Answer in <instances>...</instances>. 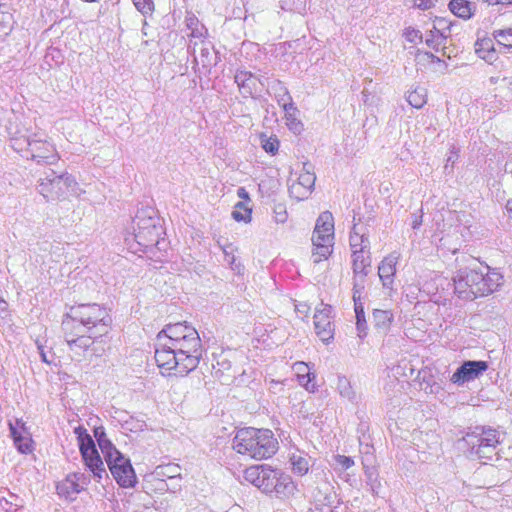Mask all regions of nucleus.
<instances>
[{"label":"nucleus","mask_w":512,"mask_h":512,"mask_svg":"<svg viewBox=\"0 0 512 512\" xmlns=\"http://www.w3.org/2000/svg\"><path fill=\"white\" fill-rule=\"evenodd\" d=\"M203 351L197 330L178 322L166 325L158 333L155 360L163 373L184 376L198 367Z\"/></svg>","instance_id":"f257e3e1"},{"label":"nucleus","mask_w":512,"mask_h":512,"mask_svg":"<svg viewBox=\"0 0 512 512\" xmlns=\"http://www.w3.org/2000/svg\"><path fill=\"white\" fill-rule=\"evenodd\" d=\"M486 272L471 267L459 269L453 277L454 292L464 300L489 295L501 285L503 276L496 270L486 266Z\"/></svg>","instance_id":"f03ea898"},{"label":"nucleus","mask_w":512,"mask_h":512,"mask_svg":"<svg viewBox=\"0 0 512 512\" xmlns=\"http://www.w3.org/2000/svg\"><path fill=\"white\" fill-rule=\"evenodd\" d=\"M128 243H136L139 250L147 251L153 248L161 249L160 245L165 243L161 238L164 234L161 219L157 211L151 207L141 208L137 211L129 228Z\"/></svg>","instance_id":"7ed1b4c3"},{"label":"nucleus","mask_w":512,"mask_h":512,"mask_svg":"<svg viewBox=\"0 0 512 512\" xmlns=\"http://www.w3.org/2000/svg\"><path fill=\"white\" fill-rule=\"evenodd\" d=\"M232 447L239 454L261 460L276 453L278 441L271 430L248 427L237 431Z\"/></svg>","instance_id":"20e7f679"},{"label":"nucleus","mask_w":512,"mask_h":512,"mask_svg":"<svg viewBox=\"0 0 512 512\" xmlns=\"http://www.w3.org/2000/svg\"><path fill=\"white\" fill-rule=\"evenodd\" d=\"M64 319L72 320L76 327L99 337L106 335L112 324V318L108 310L97 303L72 306Z\"/></svg>","instance_id":"39448f33"},{"label":"nucleus","mask_w":512,"mask_h":512,"mask_svg":"<svg viewBox=\"0 0 512 512\" xmlns=\"http://www.w3.org/2000/svg\"><path fill=\"white\" fill-rule=\"evenodd\" d=\"M463 441L468 448V455L472 459H478L484 464L494 459L498 460V447L502 443L498 430L476 426L465 434Z\"/></svg>","instance_id":"423d86ee"},{"label":"nucleus","mask_w":512,"mask_h":512,"mask_svg":"<svg viewBox=\"0 0 512 512\" xmlns=\"http://www.w3.org/2000/svg\"><path fill=\"white\" fill-rule=\"evenodd\" d=\"M37 189L47 200H58L67 195L79 196L82 193L73 176L68 173L57 175L53 170L39 179Z\"/></svg>","instance_id":"0eeeda50"},{"label":"nucleus","mask_w":512,"mask_h":512,"mask_svg":"<svg viewBox=\"0 0 512 512\" xmlns=\"http://www.w3.org/2000/svg\"><path fill=\"white\" fill-rule=\"evenodd\" d=\"M314 246L312 259L314 263L326 260L333 252L334 245V219L332 213H321L316 221L312 235Z\"/></svg>","instance_id":"6e6552de"},{"label":"nucleus","mask_w":512,"mask_h":512,"mask_svg":"<svg viewBox=\"0 0 512 512\" xmlns=\"http://www.w3.org/2000/svg\"><path fill=\"white\" fill-rule=\"evenodd\" d=\"M79 440V448L85 465L93 473L95 477L102 478L106 474L103 461L96 450L92 437L87 433L86 429L79 426L74 430Z\"/></svg>","instance_id":"1a4fd4ad"},{"label":"nucleus","mask_w":512,"mask_h":512,"mask_svg":"<svg viewBox=\"0 0 512 512\" xmlns=\"http://www.w3.org/2000/svg\"><path fill=\"white\" fill-rule=\"evenodd\" d=\"M105 461L114 479L121 487H133L136 475L130 460L118 450L106 455Z\"/></svg>","instance_id":"9d476101"},{"label":"nucleus","mask_w":512,"mask_h":512,"mask_svg":"<svg viewBox=\"0 0 512 512\" xmlns=\"http://www.w3.org/2000/svg\"><path fill=\"white\" fill-rule=\"evenodd\" d=\"M61 327L69 350L79 356L93 344V339L99 337L87 333L80 327H76L75 323L70 319H63Z\"/></svg>","instance_id":"9b49d317"},{"label":"nucleus","mask_w":512,"mask_h":512,"mask_svg":"<svg viewBox=\"0 0 512 512\" xmlns=\"http://www.w3.org/2000/svg\"><path fill=\"white\" fill-rule=\"evenodd\" d=\"M352 268L353 290H356V293H363L365 289L366 277L369 274L371 268L370 251H354L352 253Z\"/></svg>","instance_id":"f8f14e48"},{"label":"nucleus","mask_w":512,"mask_h":512,"mask_svg":"<svg viewBox=\"0 0 512 512\" xmlns=\"http://www.w3.org/2000/svg\"><path fill=\"white\" fill-rule=\"evenodd\" d=\"M332 307L320 304L314 313V326L317 336L324 343H329L334 337V325L331 321Z\"/></svg>","instance_id":"ddd939ff"},{"label":"nucleus","mask_w":512,"mask_h":512,"mask_svg":"<svg viewBox=\"0 0 512 512\" xmlns=\"http://www.w3.org/2000/svg\"><path fill=\"white\" fill-rule=\"evenodd\" d=\"M25 141L27 142V152L30 153L31 159L38 164L51 165L59 160L56 149L51 143L35 138Z\"/></svg>","instance_id":"4468645a"},{"label":"nucleus","mask_w":512,"mask_h":512,"mask_svg":"<svg viewBox=\"0 0 512 512\" xmlns=\"http://www.w3.org/2000/svg\"><path fill=\"white\" fill-rule=\"evenodd\" d=\"M488 369V363L482 360H467L453 373L450 381L463 385L479 378Z\"/></svg>","instance_id":"2eb2a0df"},{"label":"nucleus","mask_w":512,"mask_h":512,"mask_svg":"<svg viewBox=\"0 0 512 512\" xmlns=\"http://www.w3.org/2000/svg\"><path fill=\"white\" fill-rule=\"evenodd\" d=\"M189 49H192L197 64H201L207 70H210L211 67L218 63V55L209 41H194L192 45H189Z\"/></svg>","instance_id":"dca6fc26"},{"label":"nucleus","mask_w":512,"mask_h":512,"mask_svg":"<svg viewBox=\"0 0 512 512\" xmlns=\"http://www.w3.org/2000/svg\"><path fill=\"white\" fill-rule=\"evenodd\" d=\"M88 483L89 479L83 473H72L57 485V491L59 495L73 500V496L84 490Z\"/></svg>","instance_id":"f3484780"},{"label":"nucleus","mask_w":512,"mask_h":512,"mask_svg":"<svg viewBox=\"0 0 512 512\" xmlns=\"http://www.w3.org/2000/svg\"><path fill=\"white\" fill-rule=\"evenodd\" d=\"M450 34V27L445 20H438L437 25L426 34L425 43L435 51H442L446 55V40Z\"/></svg>","instance_id":"a211bd4d"},{"label":"nucleus","mask_w":512,"mask_h":512,"mask_svg":"<svg viewBox=\"0 0 512 512\" xmlns=\"http://www.w3.org/2000/svg\"><path fill=\"white\" fill-rule=\"evenodd\" d=\"M400 259V254L396 251L386 256L378 267V275L384 288L392 289L396 265Z\"/></svg>","instance_id":"6ab92c4d"},{"label":"nucleus","mask_w":512,"mask_h":512,"mask_svg":"<svg viewBox=\"0 0 512 512\" xmlns=\"http://www.w3.org/2000/svg\"><path fill=\"white\" fill-rule=\"evenodd\" d=\"M368 226L364 223H354L352 230L350 232V246L352 252L361 251L367 252L370 251V241L368 238Z\"/></svg>","instance_id":"aec40b11"},{"label":"nucleus","mask_w":512,"mask_h":512,"mask_svg":"<svg viewBox=\"0 0 512 512\" xmlns=\"http://www.w3.org/2000/svg\"><path fill=\"white\" fill-rule=\"evenodd\" d=\"M373 326L381 334L386 335L394 321V314L391 310L374 309L372 312Z\"/></svg>","instance_id":"412c9836"},{"label":"nucleus","mask_w":512,"mask_h":512,"mask_svg":"<svg viewBox=\"0 0 512 512\" xmlns=\"http://www.w3.org/2000/svg\"><path fill=\"white\" fill-rule=\"evenodd\" d=\"M234 79L240 93L244 97H248L253 94V91L256 87V79L251 72L238 70L234 76Z\"/></svg>","instance_id":"4be33fe9"},{"label":"nucleus","mask_w":512,"mask_h":512,"mask_svg":"<svg viewBox=\"0 0 512 512\" xmlns=\"http://www.w3.org/2000/svg\"><path fill=\"white\" fill-rule=\"evenodd\" d=\"M361 295L362 293H356V290H353L354 310L356 315V328L358 330L359 337L363 338L367 334V323L365 319L364 306L361 301Z\"/></svg>","instance_id":"5701e85b"},{"label":"nucleus","mask_w":512,"mask_h":512,"mask_svg":"<svg viewBox=\"0 0 512 512\" xmlns=\"http://www.w3.org/2000/svg\"><path fill=\"white\" fill-rule=\"evenodd\" d=\"M419 388L426 394H437L442 390L441 385L435 380L429 370H421L418 373Z\"/></svg>","instance_id":"b1692460"},{"label":"nucleus","mask_w":512,"mask_h":512,"mask_svg":"<svg viewBox=\"0 0 512 512\" xmlns=\"http://www.w3.org/2000/svg\"><path fill=\"white\" fill-rule=\"evenodd\" d=\"M449 9L455 16L467 20L473 16L475 5L466 0H451Z\"/></svg>","instance_id":"393cba45"},{"label":"nucleus","mask_w":512,"mask_h":512,"mask_svg":"<svg viewBox=\"0 0 512 512\" xmlns=\"http://www.w3.org/2000/svg\"><path fill=\"white\" fill-rule=\"evenodd\" d=\"M9 430L19 452L29 453L32 451V439L28 436V433L17 431V427L11 421L9 422Z\"/></svg>","instance_id":"a878e982"},{"label":"nucleus","mask_w":512,"mask_h":512,"mask_svg":"<svg viewBox=\"0 0 512 512\" xmlns=\"http://www.w3.org/2000/svg\"><path fill=\"white\" fill-rule=\"evenodd\" d=\"M283 110L285 112L286 125L288 126L289 130L295 134H300L303 130V124L297 118L298 109L295 104L286 103Z\"/></svg>","instance_id":"bb28decb"},{"label":"nucleus","mask_w":512,"mask_h":512,"mask_svg":"<svg viewBox=\"0 0 512 512\" xmlns=\"http://www.w3.org/2000/svg\"><path fill=\"white\" fill-rule=\"evenodd\" d=\"M186 26L191 31L190 37L196 39L195 41L201 42L205 40L207 35L206 27L201 24L198 18L193 14H188L185 18Z\"/></svg>","instance_id":"cd10ccee"},{"label":"nucleus","mask_w":512,"mask_h":512,"mask_svg":"<svg viewBox=\"0 0 512 512\" xmlns=\"http://www.w3.org/2000/svg\"><path fill=\"white\" fill-rule=\"evenodd\" d=\"M279 473V470L272 469L270 466L265 465L259 489L265 493H272L273 489L277 487V477Z\"/></svg>","instance_id":"c85d7f7f"},{"label":"nucleus","mask_w":512,"mask_h":512,"mask_svg":"<svg viewBox=\"0 0 512 512\" xmlns=\"http://www.w3.org/2000/svg\"><path fill=\"white\" fill-rule=\"evenodd\" d=\"M277 487L273 489V492L280 497H289L296 491V485L292 481L289 475L279 473L277 477Z\"/></svg>","instance_id":"c756f323"},{"label":"nucleus","mask_w":512,"mask_h":512,"mask_svg":"<svg viewBox=\"0 0 512 512\" xmlns=\"http://www.w3.org/2000/svg\"><path fill=\"white\" fill-rule=\"evenodd\" d=\"M336 389L342 398H345L352 403L357 401V394L354 391L351 382L347 377H337Z\"/></svg>","instance_id":"7c9ffc66"},{"label":"nucleus","mask_w":512,"mask_h":512,"mask_svg":"<svg viewBox=\"0 0 512 512\" xmlns=\"http://www.w3.org/2000/svg\"><path fill=\"white\" fill-rule=\"evenodd\" d=\"M475 52L483 60L492 62L495 59V50L492 40L483 39L475 43Z\"/></svg>","instance_id":"2f4dec72"},{"label":"nucleus","mask_w":512,"mask_h":512,"mask_svg":"<svg viewBox=\"0 0 512 512\" xmlns=\"http://www.w3.org/2000/svg\"><path fill=\"white\" fill-rule=\"evenodd\" d=\"M406 99L412 107L420 109L427 102V90L423 87H416L408 92Z\"/></svg>","instance_id":"473e14b6"},{"label":"nucleus","mask_w":512,"mask_h":512,"mask_svg":"<svg viewBox=\"0 0 512 512\" xmlns=\"http://www.w3.org/2000/svg\"><path fill=\"white\" fill-rule=\"evenodd\" d=\"M94 436L97 440L99 448L101 449V452L104 455V458L106 457V455L117 450L116 447L112 444V442L107 438L103 427L95 428Z\"/></svg>","instance_id":"72a5a7b5"},{"label":"nucleus","mask_w":512,"mask_h":512,"mask_svg":"<svg viewBox=\"0 0 512 512\" xmlns=\"http://www.w3.org/2000/svg\"><path fill=\"white\" fill-rule=\"evenodd\" d=\"M271 88L274 91L277 103L283 109L285 108L286 103H294L288 89L284 86V84L281 81H274Z\"/></svg>","instance_id":"f704fd0d"},{"label":"nucleus","mask_w":512,"mask_h":512,"mask_svg":"<svg viewBox=\"0 0 512 512\" xmlns=\"http://www.w3.org/2000/svg\"><path fill=\"white\" fill-rule=\"evenodd\" d=\"M265 465L251 466L244 471V478L257 488L260 487L261 476L263 474Z\"/></svg>","instance_id":"c9c22d12"},{"label":"nucleus","mask_w":512,"mask_h":512,"mask_svg":"<svg viewBox=\"0 0 512 512\" xmlns=\"http://www.w3.org/2000/svg\"><path fill=\"white\" fill-rule=\"evenodd\" d=\"M252 209L247 207L243 202H238L232 212V217L237 222L248 223L251 220Z\"/></svg>","instance_id":"e433bc0d"},{"label":"nucleus","mask_w":512,"mask_h":512,"mask_svg":"<svg viewBox=\"0 0 512 512\" xmlns=\"http://www.w3.org/2000/svg\"><path fill=\"white\" fill-rule=\"evenodd\" d=\"M315 181L316 176L314 172H302L294 183L304 188V194H310L314 188Z\"/></svg>","instance_id":"4c0bfd02"},{"label":"nucleus","mask_w":512,"mask_h":512,"mask_svg":"<svg viewBox=\"0 0 512 512\" xmlns=\"http://www.w3.org/2000/svg\"><path fill=\"white\" fill-rule=\"evenodd\" d=\"M290 462L292 465L293 472L301 476L305 475L309 470V463L307 458L301 455L293 454L290 457Z\"/></svg>","instance_id":"58836bf2"},{"label":"nucleus","mask_w":512,"mask_h":512,"mask_svg":"<svg viewBox=\"0 0 512 512\" xmlns=\"http://www.w3.org/2000/svg\"><path fill=\"white\" fill-rule=\"evenodd\" d=\"M365 476L367 485L370 486V490L373 495H378L381 489V482L378 478V473L374 468L365 469Z\"/></svg>","instance_id":"ea45409f"},{"label":"nucleus","mask_w":512,"mask_h":512,"mask_svg":"<svg viewBox=\"0 0 512 512\" xmlns=\"http://www.w3.org/2000/svg\"><path fill=\"white\" fill-rule=\"evenodd\" d=\"M493 36L498 44L512 48V28L494 30Z\"/></svg>","instance_id":"a19ab883"},{"label":"nucleus","mask_w":512,"mask_h":512,"mask_svg":"<svg viewBox=\"0 0 512 512\" xmlns=\"http://www.w3.org/2000/svg\"><path fill=\"white\" fill-rule=\"evenodd\" d=\"M262 148L272 155H274L279 149V141L277 138H265L261 141Z\"/></svg>","instance_id":"79ce46f5"},{"label":"nucleus","mask_w":512,"mask_h":512,"mask_svg":"<svg viewBox=\"0 0 512 512\" xmlns=\"http://www.w3.org/2000/svg\"><path fill=\"white\" fill-rule=\"evenodd\" d=\"M135 7L144 15L152 13L154 3L152 0H133Z\"/></svg>","instance_id":"37998d69"},{"label":"nucleus","mask_w":512,"mask_h":512,"mask_svg":"<svg viewBox=\"0 0 512 512\" xmlns=\"http://www.w3.org/2000/svg\"><path fill=\"white\" fill-rule=\"evenodd\" d=\"M435 2L436 0H405V5L427 10L433 7Z\"/></svg>","instance_id":"c03bdc74"},{"label":"nucleus","mask_w":512,"mask_h":512,"mask_svg":"<svg viewBox=\"0 0 512 512\" xmlns=\"http://www.w3.org/2000/svg\"><path fill=\"white\" fill-rule=\"evenodd\" d=\"M10 19L11 15L9 13L0 12V36L7 35L10 31Z\"/></svg>","instance_id":"a18cd8bd"},{"label":"nucleus","mask_w":512,"mask_h":512,"mask_svg":"<svg viewBox=\"0 0 512 512\" xmlns=\"http://www.w3.org/2000/svg\"><path fill=\"white\" fill-rule=\"evenodd\" d=\"M335 463L340 466L343 470H347L354 465V460L345 455H336L334 457Z\"/></svg>","instance_id":"49530a36"},{"label":"nucleus","mask_w":512,"mask_h":512,"mask_svg":"<svg viewBox=\"0 0 512 512\" xmlns=\"http://www.w3.org/2000/svg\"><path fill=\"white\" fill-rule=\"evenodd\" d=\"M304 188L299 186V184L292 183L289 187V192L292 197L297 200H303L308 197L309 194H304Z\"/></svg>","instance_id":"de8ad7c7"},{"label":"nucleus","mask_w":512,"mask_h":512,"mask_svg":"<svg viewBox=\"0 0 512 512\" xmlns=\"http://www.w3.org/2000/svg\"><path fill=\"white\" fill-rule=\"evenodd\" d=\"M311 373L310 371H307L306 374H300L298 373L297 375V378H298V382L300 385L304 386L306 388L307 391H314V384L312 386H310V382H311Z\"/></svg>","instance_id":"09e8293b"},{"label":"nucleus","mask_w":512,"mask_h":512,"mask_svg":"<svg viewBox=\"0 0 512 512\" xmlns=\"http://www.w3.org/2000/svg\"><path fill=\"white\" fill-rule=\"evenodd\" d=\"M24 140H31L30 138H26V137H22V138H13L11 139V146L16 150V151H23L24 148L27 149V142L24 141Z\"/></svg>","instance_id":"8fccbe9b"},{"label":"nucleus","mask_w":512,"mask_h":512,"mask_svg":"<svg viewBox=\"0 0 512 512\" xmlns=\"http://www.w3.org/2000/svg\"><path fill=\"white\" fill-rule=\"evenodd\" d=\"M275 220L278 223H284L287 220V212L283 206H278L275 210Z\"/></svg>","instance_id":"3c124183"},{"label":"nucleus","mask_w":512,"mask_h":512,"mask_svg":"<svg viewBox=\"0 0 512 512\" xmlns=\"http://www.w3.org/2000/svg\"><path fill=\"white\" fill-rule=\"evenodd\" d=\"M405 37L409 42H415L417 39H421L422 35L418 30L415 29H407L405 31Z\"/></svg>","instance_id":"603ef678"},{"label":"nucleus","mask_w":512,"mask_h":512,"mask_svg":"<svg viewBox=\"0 0 512 512\" xmlns=\"http://www.w3.org/2000/svg\"><path fill=\"white\" fill-rule=\"evenodd\" d=\"M37 346H38V350H39V354H40L41 360L44 363L51 364L53 362V359L48 357V352H46L44 350L43 346L40 345L38 342H37Z\"/></svg>","instance_id":"864d4df0"},{"label":"nucleus","mask_w":512,"mask_h":512,"mask_svg":"<svg viewBox=\"0 0 512 512\" xmlns=\"http://www.w3.org/2000/svg\"><path fill=\"white\" fill-rule=\"evenodd\" d=\"M295 369L297 371V374L300 373V374H306L307 371H309V368L307 366V364H305L304 362H299V363H296L295 364Z\"/></svg>","instance_id":"5fc2aeb1"},{"label":"nucleus","mask_w":512,"mask_h":512,"mask_svg":"<svg viewBox=\"0 0 512 512\" xmlns=\"http://www.w3.org/2000/svg\"><path fill=\"white\" fill-rule=\"evenodd\" d=\"M17 427V431L27 433L25 423L21 419H16L15 422H11Z\"/></svg>","instance_id":"6e6d98bb"},{"label":"nucleus","mask_w":512,"mask_h":512,"mask_svg":"<svg viewBox=\"0 0 512 512\" xmlns=\"http://www.w3.org/2000/svg\"><path fill=\"white\" fill-rule=\"evenodd\" d=\"M237 195H238L239 198H242V199H245V200H249V194H248V192L246 191V189L244 187L238 188Z\"/></svg>","instance_id":"4d7b16f0"},{"label":"nucleus","mask_w":512,"mask_h":512,"mask_svg":"<svg viewBox=\"0 0 512 512\" xmlns=\"http://www.w3.org/2000/svg\"><path fill=\"white\" fill-rule=\"evenodd\" d=\"M503 82L505 83V85H506L510 90H512V75H511V76H504V77H503Z\"/></svg>","instance_id":"13d9d810"},{"label":"nucleus","mask_w":512,"mask_h":512,"mask_svg":"<svg viewBox=\"0 0 512 512\" xmlns=\"http://www.w3.org/2000/svg\"><path fill=\"white\" fill-rule=\"evenodd\" d=\"M494 5H512V0H491Z\"/></svg>","instance_id":"bf43d9fd"},{"label":"nucleus","mask_w":512,"mask_h":512,"mask_svg":"<svg viewBox=\"0 0 512 512\" xmlns=\"http://www.w3.org/2000/svg\"><path fill=\"white\" fill-rule=\"evenodd\" d=\"M425 55H426V56H427V58H429L432 62H440V61H441L439 57H437V56L433 55L432 53L427 52V53H425Z\"/></svg>","instance_id":"052dcab7"},{"label":"nucleus","mask_w":512,"mask_h":512,"mask_svg":"<svg viewBox=\"0 0 512 512\" xmlns=\"http://www.w3.org/2000/svg\"><path fill=\"white\" fill-rule=\"evenodd\" d=\"M232 270L240 274L244 270V267L240 263H236L234 267H232Z\"/></svg>","instance_id":"680f3d73"},{"label":"nucleus","mask_w":512,"mask_h":512,"mask_svg":"<svg viewBox=\"0 0 512 512\" xmlns=\"http://www.w3.org/2000/svg\"><path fill=\"white\" fill-rule=\"evenodd\" d=\"M506 210H507V212L509 214V217L512 218V199L507 201V203H506Z\"/></svg>","instance_id":"e2e57ef3"},{"label":"nucleus","mask_w":512,"mask_h":512,"mask_svg":"<svg viewBox=\"0 0 512 512\" xmlns=\"http://www.w3.org/2000/svg\"><path fill=\"white\" fill-rule=\"evenodd\" d=\"M313 167L310 163H303V171L302 172H313Z\"/></svg>","instance_id":"0e129e2a"},{"label":"nucleus","mask_w":512,"mask_h":512,"mask_svg":"<svg viewBox=\"0 0 512 512\" xmlns=\"http://www.w3.org/2000/svg\"><path fill=\"white\" fill-rule=\"evenodd\" d=\"M225 260L230 263V261H232V254H229L227 253V251H225Z\"/></svg>","instance_id":"69168bd1"},{"label":"nucleus","mask_w":512,"mask_h":512,"mask_svg":"<svg viewBox=\"0 0 512 512\" xmlns=\"http://www.w3.org/2000/svg\"><path fill=\"white\" fill-rule=\"evenodd\" d=\"M421 224V220L415 219L413 222V228L416 229Z\"/></svg>","instance_id":"338daca9"},{"label":"nucleus","mask_w":512,"mask_h":512,"mask_svg":"<svg viewBox=\"0 0 512 512\" xmlns=\"http://www.w3.org/2000/svg\"><path fill=\"white\" fill-rule=\"evenodd\" d=\"M148 26V23L146 21L143 22V28H142V32L144 35H147V27Z\"/></svg>","instance_id":"774afa93"}]
</instances>
